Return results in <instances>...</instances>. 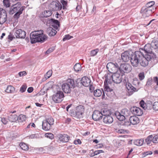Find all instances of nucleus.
I'll use <instances>...</instances> for the list:
<instances>
[{
    "instance_id": "27",
    "label": "nucleus",
    "mask_w": 158,
    "mask_h": 158,
    "mask_svg": "<svg viewBox=\"0 0 158 158\" xmlns=\"http://www.w3.org/2000/svg\"><path fill=\"white\" fill-rule=\"evenodd\" d=\"M76 111L78 113V115H80L81 118L82 117V114L84 111V106L82 105H79L76 107Z\"/></svg>"
},
{
    "instance_id": "19",
    "label": "nucleus",
    "mask_w": 158,
    "mask_h": 158,
    "mask_svg": "<svg viewBox=\"0 0 158 158\" xmlns=\"http://www.w3.org/2000/svg\"><path fill=\"white\" fill-rule=\"evenodd\" d=\"M7 20V14L5 10L2 9L0 11V24H2Z\"/></svg>"
},
{
    "instance_id": "25",
    "label": "nucleus",
    "mask_w": 158,
    "mask_h": 158,
    "mask_svg": "<svg viewBox=\"0 0 158 158\" xmlns=\"http://www.w3.org/2000/svg\"><path fill=\"white\" fill-rule=\"evenodd\" d=\"M151 44L153 51L158 53V40H153Z\"/></svg>"
},
{
    "instance_id": "9",
    "label": "nucleus",
    "mask_w": 158,
    "mask_h": 158,
    "mask_svg": "<svg viewBox=\"0 0 158 158\" xmlns=\"http://www.w3.org/2000/svg\"><path fill=\"white\" fill-rule=\"evenodd\" d=\"M42 32H43L42 30L34 31L31 32L30 34V38L31 42L32 44L35 43L37 42V40H39L38 37L39 35H42Z\"/></svg>"
},
{
    "instance_id": "11",
    "label": "nucleus",
    "mask_w": 158,
    "mask_h": 158,
    "mask_svg": "<svg viewBox=\"0 0 158 158\" xmlns=\"http://www.w3.org/2000/svg\"><path fill=\"white\" fill-rule=\"evenodd\" d=\"M133 52L131 51H126L122 53L121 55V58L123 61L127 62L131 60Z\"/></svg>"
},
{
    "instance_id": "33",
    "label": "nucleus",
    "mask_w": 158,
    "mask_h": 158,
    "mask_svg": "<svg viewBox=\"0 0 158 158\" xmlns=\"http://www.w3.org/2000/svg\"><path fill=\"white\" fill-rule=\"evenodd\" d=\"M140 106L144 110H150V108H148V106H150V104L145 103L144 101L142 100L139 102Z\"/></svg>"
},
{
    "instance_id": "62",
    "label": "nucleus",
    "mask_w": 158,
    "mask_h": 158,
    "mask_svg": "<svg viewBox=\"0 0 158 158\" xmlns=\"http://www.w3.org/2000/svg\"><path fill=\"white\" fill-rule=\"evenodd\" d=\"M27 74L26 72L23 71V72H20L19 73V75L20 77L23 76H25Z\"/></svg>"
},
{
    "instance_id": "29",
    "label": "nucleus",
    "mask_w": 158,
    "mask_h": 158,
    "mask_svg": "<svg viewBox=\"0 0 158 158\" xmlns=\"http://www.w3.org/2000/svg\"><path fill=\"white\" fill-rule=\"evenodd\" d=\"M42 126L43 129L45 131H49L51 129V125L44 120L42 122Z\"/></svg>"
},
{
    "instance_id": "31",
    "label": "nucleus",
    "mask_w": 158,
    "mask_h": 158,
    "mask_svg": "<svg viewBox=\"0 0 158 158\" xmlns=\"http://www.w3.org/2000/svg\"><path fill=\"white\" fill-rule=\"evenodd\" d=\"M101 111L102 114V116L103 115L104 116L111 115L112 114L111 110L107 108L102 109L101 110Z\"/></svg>"
},
{
    "instance_id": "35",
    "label": "nucleus",
    "mask_w": 158,
    "mask_h": 158,
    "mask_svg": "<svg viewBox=\"0 0 158 158\" xmlns=\"http://www.w3.org/2000/svg\"><path fill=\"white\" fill-rule=\"evenodd\" d=\"M15 91V88L11 85H8L5 90L6 92L10 93H14Z\"/></svg>"
},
{
    "instance_id": "44",
    "label": "nucleus",
    "mask_w": 158,
    "mask_h": 158,
    "mask_svg": "<svg viewBox=\"0 0 158 158\" xmlns=\"http://www.w3.org/2000/svg\"><path fill=\"white\" fill-rule=\"evenodd\" d=\"M53 82H49L45 86V89L48 90L52 88L53 87Z\"/></svg>"
},
{
    "instance_id": "5",
    "label": "nucleus",
    "mask_w": 158,
    "mask_h": 158,
    "mask_svg": "<svg viewBox=\"0 0 158 158\" xmlns=\"http://www.w3.org/2000/svg\"><path fill=\"white\" fill-rule=\"evenodd\" d=\"M130 114V111L125 108L122 109L121 112L116 111L115 113V115L118 120L122 121L125 119L126 117L129 116Z\"/></svg>"
},
{
    "instance_id": "59",
    "label": "nucleus",
    "mask_w": 158,
    "mask_h": 158,
    "mask_svg": "<svg viewBox=\"0 0 158 158\" xmlns=\"http://www.w3.org/2000/svg\"><path fill=\"white\" fill-rule=\"evenodd\" d=\"M152 152L151 151H147L143 153V157H145L148 155H151L152 154Z\"/></svg>"
},
{
    "instance_id": "52",
    "label": "nucleus",
    "mask_w": 158,
    "mask_h": 158,
    "mask_svg": "<svg viewBox=\"0 0 158 158\" xmlns=\"http://www.w3.org/2000/svg\"><path fill=\"white\" fill-rule=\"evenodd\" d=\"M27 88V86L26 85L24 84L20 88V91L22 93L24 92L25 91Z\"/></svg>"
},
{
    "instance_id": "28",
    "label": "nucleus",
    "mask_w": 158,
    "mask_h": 158,
    "mask_svg": "<svg viewBox=\"0 0 158 158\" xmlns=\"http://www.w3.org/2000/svg\"><path fill=\"white\" fill-rule=\"evenodd\" d=\"M17 121L20 124H24L26 121V117L25 115L23 114H20L18 117Z\"/></svg>"
},
{
    "instance_id": "41",
    "label": "nucleus",
    "mask_w": 158,
    "mask_h": 158,
    "mask_svg": "<svg viewBox=\"0 0 158 158\" xmlns=\"http://www.w3.org/2000/svg\"><path fill=\"white\" fill-rule=\"evenodd\" d=\"M44 120L51 126L54 123V119L51 117L49 118H47L46 119Z\"/></svg>"
},
{
    "instance_id": "8",
    "label": "nucleus",
    "mask_w": 158,
    "mask_h": 158,
    "mask_svg": "<svg viewBox=\"0 0 158 158\" xmlns=\"http://www.w3.org/2000/svg\"><path fill=\"white\" fill-rule=\"evenodd\" d=\"M106 68L111 73H114L119 70V66L117 63L109 62L106 65Z\"/></svg>"
},
{
    "instance_id": "15",
    "label": "nucleus",
    "mask_w": 158,
    "mask_h": 158,
    "mask_svg": "<svg viewBox=\"0 0 158 158\" xmlns=\"http://www.w3.org/2000/svg\"><path fill=\"white\" fill-rule=\"evenodd\" d=\"M152 58L150 57V56H148L145 55L142 58V60H141L139 62V64L142 66H146L148 64V61L151 60Z\"/></svg>"
},
{
    "instance_id": "21",
    "label": "nucleus",
    "mask_w": 158,
    "mask_h": 158,
    "mask_svg": "<svg viewBox=\"0 0 158 158\" xmlns=\"http://www.w3.org/2000/svg\"><path fill=\"white\" fill-rule=\"evenodd\" d=\"M49 23L51 25V26L55 29H57L60 26L59 22L57 20L51 19L48 20Z\"/></svg>"
},
{
    "instance_id": "60",
    "label": "nucleus",
    "mask_w": 158,
    "mask_h": 158,
    "mask_svg": "<svg viewBox=\"0 0 158 158\" xmlns=\"http://www.w3.org/2000/svg\"><path fill=\"white\" fill-rule=\"evenodd\" d=\"M73 143L76 145L80 144H81V142L79 139H78L77 140H75L73 142Z\"/></svg>"
},
{
    "instance_id": "53",
    "label": "nucleus",
    "mask_w": 158,
    "mask_h": 158,
    "mask_svg": "<svg viewBox=\"0 0 158 158\" xmlns=\"http://www.w3.org/2000/svg\"><path fill=\"white\" fill-rule=\"evenodd\" d=\"M20 13L16 12L15 14L13 16V17L14 19H18L20 15L22 14L23 13L21 12L20 11Z\"/></svg>"
},
{
    "instance_id": "12",
    "label": "nucleus",
    "mask_w": 158,
    "mask_h": 158,
    "mask_svg": "<svg viewBox=\"0 0 158 158\" xmlns=\"http://www.w3.org/2000/svg\"><path fill=\"white\" fill-rule=\"evenodd\" d=\"M156 9V8L152 7V9H149L143 6L141 10V13L143 16L144 17H148L152 13L154 12Z\"/></svg>"
},
{
    "instance_id": "6",
    "label": "nucleus",
    "mask_w": 158,
    "mask_h": 158,
    "mask_svg": "<svg viewBox=\"0 0 158 158\" xmlns=\"http://www.w3.org/2000/svg\"><path fill=\"white\" fill-rule=\"evenodd\" d=\"M25 8V6H22V5L20 2H18L11 6L10 7L9 10L10 14L12 15L15 13H20V11L23 13Z\"/></svg>"
},
{
    "instance_id": "48",
    "label": "nucleus",
    "mask_w": 158,
    "mask_h": 158,
    "mask_svg": "<svg viewBox=\"0 0 158 158\" xmlns=\"http://www.w3.org/2000/svg\"><path fill=\"white\" fill-rule=\"evenodd\" d=\"M153 143H158V134L152 136Z\"/></svg>"
},
{
    "instance_id": "7",
    "label": "nucleus",
    "mask_w": 158,
    "mask_h": 158,
    "mask_svg": "<svg viewBox=\"0 0 158 158\" xmlns=\"http://www.w3.org/2000/svg\"><path fill=\"white\" fill-rule=\"evenodd\" d=\"M57 89L56 93L53 95L52 99L56 103H60L63 100L64 95L60 88L58 87Z\"/></svg>"
},
{
    "instance_id": "58",
    "label": "nucleus",
    "mask_w": 158,
    "mask_h": 158,
    "mask_svg": "<svg viewBox=\"0 0 158 158\" xmlns=\"http://www.w3.org/2000/svg\"><path fill=\"white\" fill-rule=\"evenodd\" d=\"M54 50V48L52 47L49 48L45 52V54H48Z\"/></svg>"
},
{
    "instance_id": "17",
    "label": "nucleus",
    "mask_w": 158,
    "mask_h": 158,
    "mask_svg": "<svg viewBox=\"0 0 158 158\" xmlns=\"http://www.w3.org/2000/svg\"><path fill=\"white\" fill-rule=\"evenodd\" d=\"M101 111L95 110L92 115L93 119L95 121H100L102 119V115Z\"/></svg>"
},
{
    "instance_id": "23",
    "label": "nucleus",
    "mask_w": 158,
    "mask_h": 158,
    "mask_svg": "<svg viewBox=\"0 0 158 158\" xmlns=\"http://www.w3.org/2000/svg\"><path fill=\"white\" fill-rule=\"evenodd\" d=\"M46 32L49 36H54L56 34L57 31L53 27H49L47 28Z\"/></svg>"
},
{
    "instance_id": "64",
    "label": "nucleus",
    "mask_w": 158,
    "mask_h": 158,
    "mask_svg": "<svg viewBox=\"0 0 158 158\" xmlns=\"http://www.w3.org/2000/svg\"><path fill=\"white\" fill-rule=\"evenodd\" d=\"M73 117L76 118H81L80 116L78 115V113L77 111H76V113H75L73 115Z\"/></svg>"
},
{
    "instance_id": "30",
    "label": "nucleus",
    "mask_w": 158,
    "mask_h": 158,
    "mask_svg": "<svg viewBox=\"0 0 158 158\" xmlns=\"http://www.w3.org/2000/svg\"><path fill=\"white\" fill-rule=\"evenodd\" d=\"M18 118L17 115L15 114H11L8 117V119L11 122H16Z\"/></svg>"
},
{
    "instance_id": "37",
    "label": "nucleus",
    "mask_w": 158,
    "mask_h": 158,
    "mask_svg": "<svg viewBox=\"0 0 158 158\" xmlns=\"http://www.w3.org/2000/svg\"><path fill=\"white\" fill-rule=\"evenodd\" d=\"M143 143L144 140L143 139H137L134 141V144L138 146H141Z\"/></svg>"
},
{
    "instance_id": "63",
    "label": "nucleus",
    "mask_w": 158,
    "mask_h": 158,
    "mask_svg": "<svg viewBox=\"0 0 158 158\" xmlns=\"http://www.w3.org/2000/svg\"><path fill=\"white\" fill-rule=\"evenodd\" d=\"M76 112V110H71L70 111V114H71V115L72 116H73V115Z\"/></svg>"
},
{
    "instance_id": "39",
    "label": "nucleus",
    "mask_w": 158,
    "mask_h": 158,
    "mask_svg": "<svg viewBox=\"0 0 158 158\" xmlns=\"http://www.w3.org/2000/svg\"><path fill=\"white\" fill-rule=\"evenodd\" d=\"M81 69V65L79 63H77L76 64L74 67V70L77 72L80 71Z\"/></svg>"
},
{
    "instance_id": "34",
    "label": "nucleus",
    "mask_w": 158,
    "mask_h": 158,
    "mask_svg": "<svg viewBox=\"0 0 158 158\" xmlns=\"http://www.w3.org/2000/svg\"><path fill=\"white\" fill-rule=\"evenodd\" d=\"M43 32H42V35H40L38 36L39 37H38L39 40H37V42H43L45 40L47 39V37L45 35L43 34Z\"/></svg>"
},
{
    "instance_id": "20",
    "label": "nucleus",
    "mask_w": 158,
    "mask_h": 158,
    "mask_svg": "<svg viewBox=\"0 0 158 158\" xmlns=\"http://www.w3.org/2000/svg\"><path fill=\"white\" fill-rule=\"evenodd\" d=\"M58 137L60 141L64 143L68 142L70 139L69 136L65 134H60Z\"/></svg>"
},
{
    "instance_id": "3",
    "label": "nucleus",
    "mask_w": 158,
    "mask_h": 158,
    "mask_svg": "<svg viewBox=\"0 0 158 158\" xmlns=\"http://www.w3.org/2000/svg\"><path fill=\"white\" fill-rule=\"evenodd\" d=\"M77 81L74 82L73 79H68L66 83L62 85V89L65 93H70L71 92V89L77 86Z\"/></svg>"
},
{
    "instance_id": "18",
    "label": "nucleus",
    "mask_w": 158,
    "mask_h": 158,
    "mask_svg": "<svg viewBox=\"0 0 158 158\" xmlns=\"http://www.w3.org/2000/svg\"><path fill=\"white\" fill-rule=\"evenodd\" d=\"M130 110L132 113L135 115L139 116H141L143 114V110L140 108L137 107L133 106L131 107Z\"/></svg>"
},
{
    "instance_id": "51",
    "label": "nucleus",
    "mask_w": 158,
    "mask_h": 158,
    "mask_svg": "<svg viewBox=\"0 0 158 158\" xmlns=\"http://www.w3.org/2000/svg\"><path fill=\"white\" fill-rule=\"evenodd\" d=\"M152 108L155 110H158V102H155L153 103Z\"/></svg>"
},
{
    "instance_id": "40",
    "label": "nucleus",
    "mask_w": 158,
    "mask_h": 158,
    "mask_svg": "<svg viewBox=\"0 0 158 158\" xmlns=\"http://www.w3.org/2000/svg\"><path fill=\"white\" fill-rule=\"evenodd\" d=\"M19 145L21 148L24 150L27 151L29 149L28 146L25 143H21Z\"/></svg>"
},
{
    "instance_id": "57",
    "label": "nucleus",
    "mask_w": 158,
    "mask_h": 158,
    "mask_svg": "<svg viewBox=\"0 0 158 158\" xmlns=\"http://www.w3.org/2000/svg\"><path fill=\"white\" fill-rule=\"evenodd\" d=\"M127 131H128L126 130L121 129L118 130L117 131V132L120 134H124L127 133Z\"/></svg>"
},
{
    "instance_id": "38",
    "label": "nucleus",
    "mask_w": 158,
    "mask_h": 158,
    "mask_svg": "<svg viewBox=\"0 0 158 158\" xmlns=\"http://www.w3.org/2000/svg\"><path fill=\"white\" fill-rule=\"evenodd\" d=\"M155 2L154 1H152L148 2L146 4V5L144 7H145L149 9H152V6L155 4Z\"/></svg>"
},
{
    "instance_id": "22",
    "label": "nucleus",
    "mask_w": 158,
    "mask_h": 158,
    "mask_svg": "<svg viewBox=\"0 0 158 158\" xmlns=\"http://www.w3.org/2000/svg\"><path fill=\"white\" fill-rule=\"evenodd\" d=\"M81 83L85 87L89 86L90 85V80L87 77H83L81 78Z\"/></svg>"
},
{
    "instance_id": "47",
    "label": "nucleus",
    "mask_w": 158,
    "mask_h": 158,
    "mask_svg": "<svg viewBox=\"0 0 158 158\" xmlns=\"http://www.w3.org/2000/svg\"><path fill=\"white\" fill-rule=\"evenodd\" d=\"M152 78H149L147 81L146 84L145 85V87H148L151 86L152 84Z\"/></svg>"
},
{
    "instance_id": "13",
    "label": "nucleus",
    "mask_w": 158,
    "mask_h": 158,
    "mask_svg": "<svg viewBox=\"0 0 158 158\" xmlns=\"http://www.w3.org/2000/svg\"><path fill=\"white\" fill-rule=\"evenodd\" d=\"M50 7L51 9L53 11L60 10L62 8V5L60 3L58 2L52 1L50 4Z\"/></svg>"
},
{
    "instance_id": "16",
    "label": "nucleus",
    "mask_w": 158,
    "mask_h": 158,
    "mask_svg": "<svg viewBox=\"0 0 158 158\" xmlns=\"http://www.w3.org/2000/svg\"><path fill=\"white\" fill-rule=\"evenodd\" d=\"M16 29L15 32L14 33V35L15 36L16 38H25L26 35V32L21 29L16 30V28H15L14 30Z\"/></svg>"
},
{
    "instance_id": "10",
    "label": "nucleus",
    "mask_w": 158,
    "mask_h": 158,
    "mask_svg": "<svg viewBox=\"0 0 158 158\" xmlns=\"http://www.w3.org/2000/svg\"><path fill=\"white\" fill-rule=\"evenodd\" d=\"M131 66L128 63L121 64L119 66V70L122 73H128L131 71Z\"/></svg>"
},
{
    "instance_id": "1",
    "label": "nucleus",
    "mask_w": 158,
    "mask_h": 158,
    "mask_svg": "<svg viewBox=\"0 0 158 158\" xmlns=\"http://www.w3.org/2000/svg\"><path fill=\"white\" fill-rule=\"evenodd\" d=\"M122 75L116 73L112 75L108 74L106 76V75H105V80L104 82V89L105 91L108 92V94L111 92L113 95L114 94L113 89L110 87V85L112 81L117 84L121 83L122 80Z\"/></svg>"
},
{
    "instance_id": "43",
    "label": "nucleus",
    "mask_w": 158,
    "mask_h": 158,
    "mask_svg": "<svg viewBox=\"0 0 158 158\" xmlns=\"http://www.w3.org/2000/svg\"><path fill=\"white\" fill-rule=\"evenodd\" d=\"M44 17L47 18L50 16L52 14V12L51 10H45L44 11Z\"/></svg>"
},
{
    "instance_id": "61",
    "label": "nucleus",
    "mask_w": 158,
    "mask_h": 158,
    "mask_svg": "<svg viewBox=\"0 0 158 158\" xmlns=\"http://www.w3.org/2000/svg\"><path fill=\"white\" fill-rule=\"evenodd\" d=\"M1 121L4 124H6L8 122L7 119L5 118H1Z\"/></svg>"
},
{
    "instance_id": "55",
    "label": "nucleus",
    "mask_w": 158,
    "mask_h": 158,
    "mask_svg": "<svg viewBox=\"0 0 158 158\" xmlns=\"http://www.w3.org/2000/svg\"><path fill=\"white\" fill-rule=\"evenodd\" d=\"M154 81L156 83V87H155V89L156 91L158 90V77H155L154 78Z\"/></svg>"
},
{
    "instance_id": "56",
    "label": "nucleus",
    "mask_w": 158,
    "mask_h": 158,
    "mask_svg": "<svg viewBox=\"0 0 158 158\" xmlns=\"http://www.w3.org/2000/svg\"><path fill=\"white\" fill-rule=\"evenodd\" d=\"M73 38V37L72 36H71L69 35H65L63 39V40L64 41L66 40H69Z\"/></svg>"
},
{
    "instance_id": "26",
    "label": "nucleus",
    "mask_w": 158,
    "mask_h": 158,
    "mask_svg": "<svg viewBox=\"0 0 158 158\" xmlns=\"http://www.w3.org/2000/svg\"><path fill=\"white\" fill-rule=\"evenodd\" d=\"M129 120L130 123L133 125L137 124L139 122V118L135 116H131Z\"/></svg>"
},
{
    "instance_id": "36",
    "label": "nucleus",
    "mask_w": 158,
    "mask_h": 158,
    "mask_svg": "<svg viewBox=\"0 0 158 158\" xmlns=\"http://www.w3.org/2000/svg\"><path fill=\"white\" fill-rule=\"evenodd\" d=\"M102 92L104 93L103 90L97 89L94 91V94L95 97H99L102 95Z\"/></svg>"
},
{
    "instance_id": "50",
    "label": "nucleus",
    "mask_w": 158,
    "mask_h": 158,
    "mask_svg": "<svg viewBox=\"0 0 158 158\" xmlns=\"http://www.w3.org/2000/svg\"><path fill=\"white\" fill-rule=\"evenodd\" d=\"M138 77L140 81L143 80L145 77L144 72H142L140 73L138 75Z\"/></svg>"
},
{
    "instance_id": "14",
    "label": "nucleus",
    "mask_w": 158,
    "mask_h": 158,
    "mask_svg": "<svg viewBox=\"0 0 158 158\" xmlns=\"http://www.w3.org/2000/svg\"><path fill=\"white\" fill-rule=\"evenodd\" d=\"M126 86L127 89V91L129 96L132 95L135 92L137 91L136 89L133 87L131 83L127 82L126 83Z\"/></svg>"
},
{
    "instance_id": "54",
    "label": "nucleus",
    "mask_w": 158,
    "mask_h": 158,
    "mask_svg": "<svg viewBox=\"0 0 158 158\" xmlns=\"http://www.w3.org/2000/svg\"><path fill=\"white\" fill-rule=\"evenodd\" d=\"M60 2L62 3L63 6V9L64 10L66 9V6L67 5V2L64 0H61Z\"/></svg>"
},
{
    "instance_id": "45",
    "label": "nucleus",
    "mask_w": 158,
    "mask_h": 158,
    "mask_svg": "<svg viewBox=\"0 0 158 158\" xmlns=\"http://www.w3.org/2000/svg\"><path fill=\"white\" fill-rule=\"evenodd\" d=\"M52 74V71L49 70L44 75V77L46 79L49 78L51 76Z\"/></svg>"
},
{
    "instance_id": "2",
    "label": "nucleus",
    "mask_w": 158,
    "mask_h": 158,
    "mask_svg": "<svg viewBox=\"0 0 158 158\" xmlns=\"http://www.w3.org/2000/svg\"><path fill=\"white\" fill-rule=\"evenodd\" d=\"M145 55L141 51H136L132 55L131 62L132 65L134 67L138 66L139 62Z\"/></svg>"
},
{
    "instance_id": "42",
    "label": "nucleus",
    "mask_w": 158,
    "mask_h": 158,
    "mask_svg": "<svg viewBox=\"0 0 158 158\" xmlns=\"http://www.w3.org/2000/svg\"><path fill=\"white\" fill-rule=\"evenodd\" d=\"M99 51V49L98 48L91 50L90 54V56H95L98 52Z\"/></svg>"
},
{
    "instance_id": "49",
    "label": "nucleus",
    "mask_w": 158,
    "mask_h": 158,
    "mask_svg": "<svg viewBox=\"0 0 158 158\" xmlns=\"http://www.w3.org/2000/svg\"><path fill=\"white\" fill-rule=\"evenodd\" d=\"M45 136L51 139H52L54 137L53 135L51 133H46L45 135Z\"/></svg>"
},
{
    "instance_id": "4",
    "label": "nucleus",
    "mask_w": 158,
    "mask_h": 158,
    "mask_svg": "<svg viewBox=\"0 0 158 158\" xmlns=\"http://www.w3.org/2000/svg\"><path fill=\"white\" fill-rule=\"evenodd\" d=\"M139 50L143 52L145 55L148 56H150V57L153 58L156 56L153 52V50L152 48V46L150 44H146L143 48H140Z\"/></svg>"
},
{
    "instance_id": "32",
    "label": "nucleus",
    "mask_w": 158,
    "mask_h": 158,
    "mask_svg": "<svg viewBox=\"0 0 158 158\" xmlns=\"http://www.w3.org/2000/svg\"><path fill=\"white\" fill-rule=\"evenodd\" d=\"M152 136L153 135H152L148 136L145 139L144 143L148 145H152V142H153Z\"/></svg>"
},
{
    "instance_id": "46",
    "label": "nucleus",
    "mask_w": 158,
    "mask_h": 158,
    "mask_svg": "<svg viewBox=\"0 0 158 158\" xmlns=\"http://www.w3.org/2000/svg\"><path fill=\"white\" fill-rule=\"evenodd\" d=\"M3 3L4 5L6 7H9L10 6V0H3Z\"/></svg>"
},
{
    "instance_id": "24",
    "label": "nucleus",
    "mask_w": 158,
    "mask_h": 158,
    "mask_svg": "<svg viewBox=\"0 0 158 158\" xmlns=\"http://www.w3.org/2000/svg\"><path fill=\"white\" fill-rule=\"evenodd\" d=\"M113 121V118L111 115L104 116L103 119V122L106 124L111 123Z\"/></svg>"
}]
</instances>
